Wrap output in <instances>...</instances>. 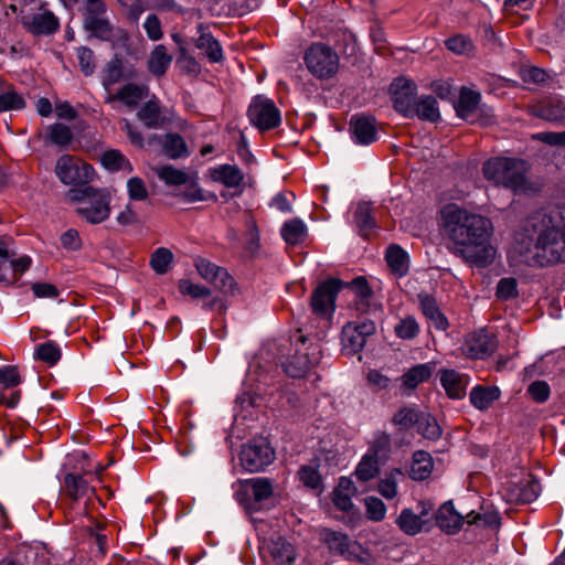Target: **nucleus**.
I'll return each instance as SVG.
<instances>
[{
	"mask_svg": "<svg viewBox=\"0 0 565 565\" xmlns=\"http://www.w3.org/2000/svg\"><path fill=\"white\" fill-rule=\"evenodd\" d=\"M273 494V484L268 479L254 478L247 480L242 486V491L238 493L241 503L247 510H257L259 504L268 500Z\"/></svg>",
	"mask_w": 565,
	"mask_h": 565,
	"instance_id": "obj_16",
	"label": "nucleus"
},
{
	"mask_svg": "<svg viewBox=\"0 0 565 565\" xmlns=\"http://www.w3.org/2000/svg\"><path fill=\"white\" fill-rule=\"evenodd\" d=\"M158 178L168 185H182L186 183L188 175L172 166H162L156 169Z\"/></svg>",
	"mask_w": 565,
	"mask_h": 565,
	"instance_id": "obj_49",
	"label": "nucleus"
},
{
	"mask_svg": "<svg viewBox=\"0 0 565 565\" xmlns=\"http://www.w3.org/2000/svg\"><path fill=\"white\" fill-rule=\"evenodd\" d=\"M539 490V483L527 478L518 482H507L503 486V497L511 503H530L537 498Z\"/></svg>",
	"mask_w": 565,
	"mask_h": 565,
	"instance_id": "obj_18",
	"label": "nucleus"
},
{
	"mask_svg": "<svg viewBox=\"0 0 565 565\" xmlns=\"http://www.w3.org/2000/svg\"><path fill=\"white\" fill-rule=\"evenodd\" d=\"M419 303L424 316L429 324L437 330L445 331L448 328V320L441 312L437 301L429 295H419Z\"/></svg>",
	"mask_w": 565,
	"mask_h": 565,
	"instance_id": "obj_27",
	"label": "nucleus"
},
{
	"mask_svg": "<svg viewBox=\"0 0 565 565\" xmlns=\"http://www.w3.org/2000/svg\"><path fill=\"white\" fill-rule=\"evenodd\" d=\"M344 284L337 278L321 282L312 292L311 309L320 319L329 322L334 313L335 298Z\"/></svg>",
	"mask_w": 565,
	"mask_h": 565,
	"instance_id": "obj_10",
	"label": "nucleus"
},
{
	"mask_svg": "<svg viewBox=\"0 0 565 565\" xmlns=\"http://www.w3.org/2000/svg\"><path fill=\"white\" fill-rule=\"evenodd\" d=\"M414 116L422 120L436 122L440 118L437 100L434 96L427 95L416 99Z\"/></svg>",
	"mask_w": 565,
	"mask_h": 565,
	"instance_id": "obj_37",
	"label": "nucleus"
},
{
	"mask_svg": "<svg viewBox=\"0 0 565 565\" xmlns=\"http://www.w3.org/2000/svg\"><path fill=\"white\" fill-rule=\"evenodd\" d=\"M508 257L513 264L541 268L565 263V207L525 218L514 233Z\"/></svg>",
	"mask_w": 565,
	"mask_h": 565,
	"instance_id": "obj_1",
	"label": "nucleus"
},
{
	"mask_svg": "<svg viewBox=\"0 0 565 565\" xmlns=\"http://www.w3.org/2000/svg\"><path fill=\"white\" fill-rule=\"evenodd\" d=\"M479 103V93L469 88H462L456 104V111L460 118L471 124L491 125L493 122L492 110L490 108H481Z\"/></svg>",
	"mask_w": 565,
	"mask_h": 565,
	"instance_id": "obj_11",
	"label": "nucleus"
},
{
	"mask_svg": "<svg viewBox=\"0 0 565 565\" xmlns=\"http://www.w3.org/2000/svg\"><path fill=\"white\" fill-rule=\"evenodd\" d=\"M379 454L377 446L367 449L355 468V476L359 480L369 481L380 473Z\"/></svg>",
	"mask_w": 565,
	"mask_h": 565,
	"instance_id": "obj_25",
	"label": "nucleus"
},
{
	"mask_svg": "<svg viewBox=\"0 0 565 565\" xmlns=\"http://www.w3.org/2000/svg\"><path fill=\"white\" fill-rule=\"evenodd\" d=\"M303 58L309 72L319 79H329L339 71V55L326 44H311Z\"/></svg>",
	"mask_w": 565,
	"mask_h": 565,
	"instance_id": "obj_7",
	"label": "nucleus"
},
{
	"mask_svg": "<svg viewBox=\"0 0 565 565\" xmlns=\"http://www.w3.org/2000/svg\"><path fill=\"white\" fill-rule=\"evenodd\" d=\"M122 77L121 62L118 58L110 61L104 70L103 84L105 87L111 86Z\"/></svg>",
	"mask_w": 565,
	"mask_h": 565,
	"instance_id": "obj_57",
	"label": "nucleus"
},
{
	"mask_svg": "<svg viewBox=\"0 0 565 565\" xmlns=\"http://www.w3.org/2000/svg\"><path fill=\"white\" fill-rule=\"evenodd\" d=\"M195 268L199 275L206 281L222 290H230L233 287V278L228 273L205 258L195 259Z\"/></svg>",
	"mask_w": 565,
	"mask_h": 565,
	"instance_id": "obj_20",
	"label": "nucleus"
},
{
	"mask_svg": "<svg viewBox=\"0 0 565 565\" xmlns=\"http://www.w3.org/2000/svg\"><path fill=\"white\" fill-rule=\"evenodd\" d=\"M9 9L18 13L23 25L34 34H50L57 30V18L43 8L40 0H17Z\"/></svg>",
	"mask_w": 565,
	"mask_h": 565,
	"instance_id": "obj_5",
	"label": "nucleus"
},
{
	"mask_svg": "<svg viewBox=\"0 0 565 565\" xmlns=\"http://www.w3.org/2000/svg\"><path fill=\"white\" fill-rule=\"evenodd\" d=\"M366 343V340L358 332L354 323H347L342 329V344L348 353L360 352Z\"/></svg>",
	"mask_w": 565,
	"mask_h": 565,
	"instance_id": "obj_45",
	"label": "nucleus"
},
{
	"mask_svg": "<svg viewBox=\"0 0 565 565\" xmlns=\"http://www.w3.org/2000/svg\"><path fill=\"white\" fill-rule=\"evenodd\" d=\"M392 99L397 111L405 117H414L416 104V85L405 78H398L392 84Z\"/></svg>",
	"mask_w": 565,
	"mask_h": 565,
	"instance_id": "obj_17",
	"label": "nucleus"
},
{
	"mask_svg": "<svg viewBox=\"0 0 565 565\" xmlns=\"http://www.w3.org/2000/svg\"><path fill=\"white\" fill-rule=\"evenodd\" d=\"M210 175L214 182L222 183L226 188H239L244 181L242 170L232 164H220L210 170Z\"/></svg>",
	"mask_w": 565,
	"mask_h": 565,
	"instance_id": "obj_24",
	"label": "nucleus"
},
{
	"mask_svg": "<svg viewBox=\"0 0 565 565\" xmlns=\"http://www.w3.org/2000/svg\"><path fill=\"white\" fill-rule=\"evenodd\" d=\"M394 330L399 339L412 340L419 333V326L414 317H406L399 320Z\"/></svg>",
	"mask_w": 565,
	"mask_h": 565,
	"instance_id": "obj_54",
	"label": "nucleus"
},
{
	"mask_svg": "<svg viewBox=\"0 0 565 565\" xmlns=\"http://www.w3.org/2000/svg\"><path fill=\"white\" fill-rule=\"evenodd\" d=\"M266 523L256 524V531L259 540V552L263 558H271L279 565H290L296 559V551L292 544L288 543L279 535L268 536L265 527Z\"/></svg>",
	"mask_w": 565,
	"mask_h": 565,
	"instance_id": "obj_8",
	"label": "nucleus"
},
{
	"mask_svg": "<svg viewBox=\"0 0 565 565\" xmlns=\"http://www.w3.org/2000/svg\"><path fill=\"white\" fill-rule=\"evenodd\" d=\"M298 475H299L300 481L305 486H307L311 489H317L320 486L321 478H320L317 467L303 466L300 468Z\"/></svg>",
	"mask_w": 565,
	"mask_h": 565,
	"instance_id": "obj_63",
	"label": "nucleus"
},
{
	"mask_svg": "<svg viewBox=\"0 0 565 565\" xmlns=\"http://www.w3.org/2000/svg\"><path fill=\"white\" fill-rule=\"evenodd\" d=\"M403 478L401 470H393L379 483L377 490L385 499H394L397 494L398 480Z\"/></svg>",
	"mask_w": 565,
	"mask_h": 565,
	"instance_id": "obj_51",
	"label": "nucleus"
},
{
	"mask_svg": "<svg viewBox=\"0 0 565 565\" xmlns=\"http://www.w3.org/2000/svg\"><path fill=\"white\" fill-rule=\"evenodd\" d=\"M324 542L331 552L347 559L359 561L361 563H366L370 559V555L364 551L361 544L351 541L349 536L342 532L327 531L324 533Z\"/></svg>",
	"mask_w": 565,
	"mask_h": 565,
	"instance_id": "obj_15",
	"label": "nucleus"
},
{
	"mask_svg": "<svg viewBox=\"0 0 565 565\" xmlns=\"http://www.w3.org/2000/svg\"><path fill=\"white\" fill-rule=\"evenodd\" d=\"M179 291L184 296H190L193 299H203L211 295L209 288L194 284L191 280L182 279L179 282Z\"/></svg>",
	"mask_w": 565,
	"mask_h": 565,
	"instance_id": "obj_55",
	"label": "nucleus"
},
{
	"mask_svg": "<svg viewBox=\"0 0 565 565\" xmlns=\"http://www.w3.org/2000/svg\"><path fill=\"white\" fill-rule=\"evenodd\" d=\"M147 86L129 83L122 86L115 95L107 97L106 102L110 103L117 99L126 106L135 107L147 96Z\"/></svg>",
	"mask_w": 565,
	"mask_h": 565,
	"instance_id": "obj_32",
	"label": "nucleus"
},
{
	"mask_svg": "<svg viewBox=\"0 0 565 565\" xmlns=\"http://www.w3.org/2000/svg\"><path fill=\"white\" fill-rule=\"evenodd\" d=\"M127 191L132 201H143L148 198V190L142 179L132 177L127 181Z\"/></svg>",
	"mask_w": 565,
	"mask_h": 565,
	"instance_id": "obj_58",
	"label": "nucleus"
},
{
	"mask_svg": "<svg viewBox=\"0 0 565 565\" xmlns=\"http://www.w3.org/2000/svg\"><path fill=\"white\" fill-rule=\"evenodd\" d=\"M449 51L456 54H466L472 50V42L465 35H455L446 41Z\"/></svg>",
	"mask_w": 565,
	"mask_h": 565,
	"instance_id": "obj_64",
	"label": "nucleus"
},
{
	"mask_svg": "<svg viewBox=\"0 0 565 565\" xmlns=\"http://www.w3.org/2000/svg\"><path fill=\"white\" fill-rule=\"evenodd\" d=\"M275 451L265 438L254 439L245 445L239 454L242 467L248 472H257L269 466Z\"/></svg>",
	"mask_w": 565,
	"mask_h": 565,
	"instance_id": "obj_12",
	"label": "nucleus"
},
{
	"mask_svg": "<svg viewBox=\"0 0 565 565\" xmlns=\"http://www.w3.org/2000/svg\"><path fill=\"white\" fill-rule=\"evenodd\" d=\"M163 152L171 159L186 157L188 146L179 134H167L162 140Z\"/></svg>",
	"mask_w": 565,
	"mask_h": 565,
	"instance_id": "obj_44",
	"label": "nucleus"
},
{
	"mask_svg": "<svg viewBox=\"0 0 565 565\" xmlns=\"http://www.w3.org/2000/svg\"><path fill=\"white\" fill-rule=\"evenodd\" d=\"M499 397L500 390L497 386L477 385L469 394L470 403L480 411L488 409Z\"/></svg>",
	"mask_w": 565,
	"mask_h": 565,
	"instance_id": "obj_34",
	"label": "nucleus"
},
{
	"mask_svg": "<svg viewBox=\"0 0 565 565\" xmlns=\"http://www.w3.org/2000/svg\"><path fill=\"white\" fill-rule=\"evenodd\" d=\"M354 223L359 233L363 237H367L372 230L375 227V222L372 215V207L370 203L361 202L356 205L354 212Z\"/></svg>",
	"mask_w": 565,
	"mask_h": 565,
	"instance_id": "obj_39",
	"label": "nucleus"
},
{
	"mask_svg": "<svg viewBox=\"0 0 565 565\" xmlns=\"http://www.w3.org/2000/svg\"><path fill=\"white\" fill-rule=\"evenodd\" d=\"M518 295V282L515 278L508 277L499 280L497 297L502 300L514 298Z\"/></svg>",
	"mask_w": 565,
	"mask_h": 565,
	"instance_id": "obj_61",
	"label": "nucleus"
},
{
	"mask_svg": "<svg viewBox=\"0 0 565 565\" xmlns=\"http://www.w3.org/2000/svg\"><path fill=\"white\" fill-rule=\"evenodd\" d=\"M440 226L465 260L484 266L492 262L495 249L491 244L493 225L490 218L472 213L455 203L440 210Z\"/></svg>",
	"mask_w": 565,
	"mask_h": 565,
	"instance_id": "obj_2",
	"label": "nucleus"
},
{
	"mask_svg": "<svg viewBox=\"0 0 565 565\" xmlns=\"http://www.w3.org/2000/svg\"><path fill=\"white\" fill-rule=\"evenodd\" d=\"M76 56L81 71L84 73V75H92L96 68L93 51L88 47L81 46L76 50Z\"/></svg>",
	"mask_w": 565,
	"mask_h": 565,
	"instance_id": "obj_56",
	"label": "nucleus"
},
{
	"mask_svg": "<svg viewBox=\"0 0 565 565\" xmlns=\"http://www.w3.org/2000/svg\"><path fill=\"white\" fill-rule=\"evenodd\" d=\"M350 129L356 145L367 146L377 140L375 119L371 116H353L350 120Z\"/></svg>",
	"mask_w": 565,
	"mask_h": 565,
	"instance_id": "obj_22",
	"label": "nucleus"
},
{
	"mask_svg": "<svg viewBox=\"0 0 565 565\" xmlns=\"http://www.w3.org/2000/svg\"><path fill=\"white\" fill-rule=\"evenodd\" d=\"M55 174L66 185H84L94 178V168L79 158L63 154L55 164Z\"/></svg>",
	"mask_w": 565,
	"mask_h": 565,
	"instance_id": "obj_9",
	"label": "nucleus"
},
{
	"mask_svg": "<svg viewBox=\"0 0 565 565\" xmlns=\"http://www.w3.org/2000/svg\"><path fill=\"white\" fill-rule=\"evenodd\" d=\"M462 523L463 516L455 510L451 501L445 502L436 514V524L449 534L459 531Z\"/></svg>",
	"mask_w": 565,
	"mask_h": 565,
	"instance_id": "obj_26",
	"label": "nucleus"
},
{
	"mask_svg": "<svg viewBox=\"0 0 565 565\" xmlns=\"http://www.w3.org/2000/svg\"><path fill=\"white\" fill-rule=\"evenodd\" d=\"M31 266V258L29 256L15 257V253L9 246V268L7 284L15 282L21 275Z\"/></svg>",
	"mask_w": 565,
	"mask_h": 565,
	"instance_id": "obj_47",
	"label": "nucleus"
},
{
	"mask_svg": "<svg viewBox=\"0 0 565 565\" xmlns=\"http://www.w3.org/2000/svg\"><path fill=\"white\" fill-rule=\"evenodd\" d=\"M281 236L287 244H300L307 237V226L299 218L291 220L282 225Z\"/></svg>",
	"mask_w": 565,
	"mask_h": 565,
	"instance_id": "obj_40",
	"label": "nucleus"
},
{
	"mask_svg": "<svg viewBox=\"0 0 565 565\" xmlns=\"http://www.w3.org/2000/svg\"><path fill=\"white\" fill-rule=\"evenodd\" d=\"M25 104L23 95L15 87L0 81V113L21 110Z\"/></svg>",
	"mask_w": 565,
	"mask_h": 565,
	"instance_id": "obj_31",
	"label": "nucleus"
},
{
	"mask_svg": "<svg viewBox=\"0 0 565 565\" xmlns=\"http://www.w3.org/2000/svg\"><path fill=\"white\" fill-rule=\"evenodd\" d=\"M355 490L354 482L350 478L341 477L332 493L334 505L342 511H350L353 508L352 497Z\"/></svg>",
	"mask_w": 565,
	"mask_h": 565,
	"instance_id": "obj_29",
	"label": "nucleus"
},
{
	"mask_svg": "<svg viewBox=\"0 0 565 565\" xmlns=\"http://www.w3.org/2000/svg\"><path fill=\"white\" fill-rule=\"evenodd\" d=\"M435 364L431 362L422 363L409 369L402 376L403 385L409 390L416 388L420 383L427 381L434 373Z\"/></svg>",
	"mask_w": 565,
	"mask_h": 565,
	"instance_id": "obj_36",
	"label": "nucleus"
},
{
	"mask_svg": "<svg viewBox=\"0 0 565 565\" xmlns=\"http://www.w3.org/2000/svg\"><path fill=\"white\" fill-rule=\"evenodd\" d=\"M71 201L76 203V213L89 224H100L110 215L111 193L105 188L86 186L71 190Z\"/></svg>",
	"mask_w": 565,
	"mask_h": 565,
	"instance_id": "obj_4",
	"label": "nucleus"
},
{
	"mask_svg": "<svg viewBox=\"0 0 565 565\" xmlns=\"http://www.w3.org/2000/svg\"><path fill=\"white\" fill-rule=\"evenodd\" d=\"M247 116L250 124L259 130L276 128L281 121L280 111L275 103L263 95L253 98L247 110Z\"/></svg>",
	"mask_w": 565,
	"mask_h": 565,
	"instance_id": "obj_13",
	"label": "nucleus"
},
{
	"mask_svg": "<svg viewBox=\"0 0 565 565\" xmlns=\"http://www.w3.org/2000/svg\"><path fill=\"white\" fill-rule=\"evenodd\" d=\"M424 413L419 412L415 406H406L401 408L394 415V423L403 428H408L420 422Z\"/></svg>",
	"mask_w": 565,
	"mask_h": 565,
	"instance_id": "obj_50",
	"label": "nucleus"
},
{
	"mask_svg": "<svg viewBox=\"0 0 565 565\" xmlns=\"http://www.w3.org/2000/svg\"><path fill=\"white\" fill-rule=\"evenodd\" d=\"M494 349L493 338L484 330L468 334L462 344V352L471 359H486Z\"/></svg>",
	"mask_w": 565,
	"mask_h": 565,
	"instance_id": "obj_19",
	"label": "nucleus"
},
{
	"mask_svg": "<svg viewBox=\"0 0 565 565\" xmlns=\"http://www.w3.org/2000/svg\"><path fill=\"white\" fill-rule=\"evenodd\" d=\"M45 140L54 146L66 149L73 140V132L68 126L55 122L47 128Z\"/></svg>",
	"mask_w": 565,
	"mask_h": 565,
	"instance_id": "obj_41",
	"label": "nucleus"
},
{
	"mask_svg": "<svg viewBox=\"0 0 565 565\" xmlns=\"http://www.w3.org/2000/svg\"><path fill=\"white\" fill-rule=\"evenodd\" d=\"M172 55L168 53L164 45H156L147 61L148 71L157 76H162L172 63Z\"/></svg>",
	"mask_w": 565,
	"mask_h": 565,
	"instance_id": "obj_33",
	"label": "nucleus"
},
{
	"mask_svg": "<svg viewBox=\"0 0 565 565\" xmlns=\"http://www.w3.org/2000/svg\"><path fill=\"white\" fill-rule=\"evenodd\" d=\"M386 263L397 277H403L407 274L409 268V260L407 253L397 245H391L386 250Z\"/></svg>",
	"mask_w": 565,
	"mask_h": 565,
	"instance_id": "obj_35",
	"label": "nucleus"
},
{
	"mask_svg": "<svg viewBox=\"0 0 565 565\" xmlns=\"http://www.w3.org/2000/svg\"><path fill=\"white\" fill-rule=\"evenodd\" d=\"M105 13L106 9L96 12L86 11L84 19L85 29L102 40H108L111 35V26L105 18Z\"/></svg>",
	"mask_w": 565,
	"mask_h": 565,
	"instance_id": "obj_28",
	"label": "nucleus"
},
{
	"mask_svg": "<svg viewBox=\"0 0 565 565\" xmlns=\"http://www.w3.org/2000/svg\"><path fill=\"white\" fill-rule=\"evenodd\" d=\"M434 468V461L427 451L417 450L413 454L409 468V477L414 480H425L430 477Z\"/></svg>",
	"mask_w": 565,
	"mask_h": 565,
	"instance_id": "obj_30",
	"label": "nucleus"
},
{
	"mask_svg": "<svg viewBox=\"0 0 565 565\" xmlns=\"http://www.w3.org/2000/svg\"><path fill=\"white\" fill-rule=\"evenodd\" d=\"M307 338L300 330L296 340V351L282 364L287 375L301 379L307 376L310 371L320 362L321 348L318 343L307 344Z\"/></svg>",
	"mask_w": 565,
	"mask_h": 565,
	"instance_id": "obj_6",
	"label": "nucleus"
},
{
	"mask_svg": "<svg viewBox=\"0 0 565 565\" xmlns=\"http://www.w3.org/2000/svg\"><path fill=\"white\" fill-rule=\"evenodd\" d=\"M527 170L529 166L525 160L508 157L491 158L482 166L483 177L488 181L516 194L530 190Z\"/></svg>",
	"mask_w": 565,
	"mask_h": 565,
	"instance_id": "obj_3",
	"label": "nucleus"
},
{
	"mask_svg": "<svg viewBox=\"0 0 565 565\" xmlns=\"http://www.w3.org/2000/svg\"><path fill=\"white\" fill-rule=\"evenodd\" d=\"M139 120L148 128H157L160 124L161 111L159 100L152 98L148 100L138 111Z\"/></svg>",
	"mask_w": 565,
	"mask_h": 565,
	"instance_id": "obj_46",
	"label": "nucleus"
},
{
	"mask_svg": "<svg viewBox=\"0 0 565 565\" xmlns=\"http://www.w3.org/2000/svg\"><path fill=\"white\" fill-rule=\"evenodd\" d=\"M467 522L472 523H482L490 527H498L500 525V516L497 511L484 512L483 514L470 512L467 514Z\"/></svg>",
	"mask_w": 565,
	"mask_h": 565,
	"instance_id": "obj_60",
	"label": "nucleus"
},
{
	"mask_svg": "<svg viewBox=\"0 0 565 565\" xmlns=\"http://www.w3.org/2000/svg\"><path fill=\"white\" fill-rule=\"evenodd\" d=\"M418 512L404 509L398 519L397 525L407 535H416L428 530L434 516V504L429 501H422L417 505Z\"/></svg>",
	"mask_w": 565,
	"mask_h": 565,
	"instance_id": "obj_14",
	"label": "nucleus"
},
{
	"mask_svg": "<svg viewBox=\"0 0 565 565\" xmlns=\"http://www.w3.org/2000/svg\"><path fill=\"white\" fill-rule=\"evenodd\" d=\"M102 164L110 171L132 172L129 160L118 150H107L100 157Z\"/></svg>",
	"mask_w": 565,
	"mask_h": 565,
	"instance_id": "obj_43",
	"label": "nucleus"
},
{
	"mask_svg": "<svg viewBox=\"0 0 565 565\" xmlns=\"http://www.w3.org/2000/svg\"><path fill=\"white\" fill-rule=\"evenodd\" d=\"M64 488L70 498L78 500L94 492L88 482L82 477L74 473H67L64 478Z\"/></svg>",
	"mask_w": 565,
	"mask_h": 565,
	"instance_id": "obj_38",
	"label": "nucleus"
},
{
	"mask_svg": "<svg viewBox=\"0 0 565 565\" xmlns=\"http://www.w3.org/2000/svg\"><path fill=\"white\" fill-rule=\"evenodd\" d=\"M534 116L565 125V104L557 97L547 98L532 108Z\"/></svg>",
	"mask_w": 565,
	"mask_h": 565,
	"instance_id": "obj_23",
	"label": "nucleus"
},
{
	"mask_svg": "<svg viewBox=\"0 0 565 565\" xmlns=\"http://www.w3.org/2000/svg\"><path fill=\"white\" fill-rule=\"evenodd\" d=\"M366 513L372 521H381L384 519L386 508L383 501L375 497H367L365 499Z\"/></svg>",
	"mask_w": 565,
	"mask_h": 565,
	"instance_id": "obj_62",
	"label": "nucleus"
},
{
	"mask_svg": "<svg viewBox=\"0 0 565 565\" xmlns=\"http://www.w3.org/2000/svg\"><path fill=\"white\" fill-rule=\"evenodd\" d=\"M21 383L19 371L13 365L0 367V386L2 388H12Z\"/></svg>",
	"mask_w": 565,
	"mask_h": 565,
	"instance_id": "obj_59",
	"label": "nucleus"
},
{
	"mask_svg": "<svg viewBox=\"0 0 565 565\" xmlns=\"http://www.w3.org/2000/svg\"><path fill=\"white\" fill-rule=\"evenodd\" d=\"M417 430L424 438L436 440L441 435V429L434 417L424 413L420 422L417 424Z\"/></svg>",
	"mask_w": 565,
	"mask_h": 565,
	"instance_id": "obj_53",
	"label": "nucleus"
},
{
	"mask_svg": "<svg viewBox=\"0 0 565 565\" xmlns=\"http://www.w3.org/2000/svg\"><path fill=\"white\" fill-rule=\"evenodd\" d=\"M438 375L440 384L449 398L461 399L465 397L470 382L467 374L452 369H443L438 372Z\"/></svg>",
	"mask_w": 565,
	"mask_h": 565,
	"instance_id": "obj_21",
	"label": "nucleus"
},
{
	"mask_svg": "<svg viewBox=\"0 0 565 565\" xmlns=\"http://www.w3.org/2000/svg\"><path fill=\"white\" fill-rule=\"evenodd\" d=\"M174 259L173 253L166 247L157 248L150 257V266L158 275L168 273Z\"/></svg>",
	"mask_w": 565,
	"mask_h": 565,
	"instance_id": "obj_48",
	"label": "nucleus"
},
{
	"mask_svg": "<svg viewBox=\"0 0 565 565\" xmlns=\"http://www.w3.org/2000/svg\"><path fill=\"white\" fill-rule=\"evenodd\" d=\"M35 358L53 365L61 359V350L57 344L52 341H47L38 345L35 350Z\"/></svg>",
	"mask_w": 565,
	"mask_h": 565,
	"instance_id": "obj_52",
	"label": "nucleus"
},
{
	"mask_svg": "<svg viewBox=\"0 0 565 565\" xmlns=\"http://www.w3.org/2000/svg\"><path fill=\"white\" fill-rule=\"evenodd\" d=\"M196 47L206 55L211 63H218L223 60V50L218 41L210 33H202L199 36Z\"/></svg>",
	"mask_w": 565,
	"mask_h": 565,
	"instance_id": "obj_42",
	"label": "nucleus"
}]
</instances>
